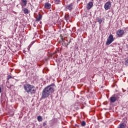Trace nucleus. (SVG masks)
Wrapping results in <instances>:
<instances>
[{
    "label": "nucleus",
    "instance_id": "4468645a",
    "mask_svg": "<svg viewBox=\"0 0 128 128\" xmlns=\"http://www.w3.org/2000/svg\"><path fill=\"white\" fill-rule=\"evenodd\" d=\"M118 128H126L124 126V123H122L120 124Z\"/></svg>",
    "mask_w": 128,
    "mask_h": 128
},
{
    "label": "nucleus",
    "instance_id": "ddd939ff",
    "mask_svg": "<svg viewBox=\"0 0 128 128\" xmlns=\"http://www.w3.org/2000/svg\"><path fill=\"white\" fill-rule=\"evenodd\" d=\"M37 120L38 122H42V116H38Z\"/></svg>",
    "mask_w": 128,
    "mask_h": 128
},
{
    "label": "nucleus",
    "instance_id": "2eb2a0df",
    "mask_svg": "<svg viewBox=\"0 0 128 128\" xmlns=\"http://www.w3.org/2000/svg\"><path fill=\"white\" fill-rule=\"evenodd\" d=\"M81 125L82 126H86V122L84 121H82L81 122Z\"/></svg>",
    "mask_w": 128,
    "mask_h": 128
},
{
    "label": "nucleus",
    "instance_id": "1a4fd4ad",
    "mask_svg": "<svg viewBox=\"0 0 128 128\" xmlns=\"http://www.w3.org/2000/svg\"><path fill=\"white\" fill-rule=\"evenodd\" d=\"M124 30H118V32H116L117 36H122L124 34Z\"/></svg>",
    "mask_w": 128,
    "mask_h": 128
},
{
    "label": "nucleus",
    "instance_id": "0eeeda50",
    "mask_svg": "<svg viewBox=\"0 0 128 128\" xmlns=\"http://www.w3.org/2000/svg\"><path fill=\"white\" fill-rule=\"evenodd\" d=\"M73 8H74V4H72V3L68 4L66 6V10H72Z\"/></svg>",
    "mask_w": 128,
    "mask_h": 128
},
{
    "label": "nucleus",
    "instance_id": "4be33fe9",
    "mask_svg": "<svg viewBox=\"0 0 128 128\" xmlns=\"http://www.w3.org/2000/svg\"><path fill=\"white\" fill-rule=\"evenodd\" d=\"M80 0H78V2H80Z\"/></svg>",
    "mask_w": 128,
    "mask_h": 128
},
{
    "label": "nucleus",
    "instance_id": "9b49d317",
    "mask_svg": "<svg viewBox=\"0 0 128 128\" xmlns=\"http://www.w3.org/2000/svg\"><path fill=\"white\" fill-rule=\"evenodd\" d=\"M42 15L39 14L38 16V17H36V20L37 22H40V20H42Z\"/></svg>",
    "mask_w": 128,
    "mask_h": 128
},
{
    "label": "nucleus",
    "instance_id": "20e7f679",
    "mask_svg": "<svg viewBox=\"0 0 128 128\" xmlns=\"http://www.w3.org/2000/svg\"><path fill=\"white\" fill-rule=\"evenodd\" d=\"M110 8H112V3H110V1L105 4L104 8L106 10H110Z\"/></svg>",
    "mask_w": 128,
    "mask_h": 128
},
{
    "label": "nucleus",
    "instance_id": "5701e85b",
    "mask_svg": "<svg viewBox=\"0 0 128 128\" xmlns=\"http://www.w3.org/2000/svg\"><path fill=\"white\" fill-rule=\"evenodd\" d=\"M0 46H2V45H0Z\"/></svg>",
    "mask_w": 128,
    "mask_h": 128
},
{
    "label": "nucleus",
    "instance_id": "6e6552de",
    "mask_svg": "<svg viewBox=\"0 0 128 128\" xmlns=\"http://www.w3.org/2000/svg\"><path fill=\"white\" fill-rule=\"evenodd\" d=\"M44 8H47L48 10H50V8H52V5L50 3L46 2L44 4Z\"/></svg>",
    "mask_w": 128,
    "mask_h": 128
},
{
    "label": "nucleus",
    "instance_id": "f3484780",
    "mask_svg": "<svg viewBox=\"0 0 128 128\" xmlns=\"http://www.w3.org/2000/svg\"><path fill=\"white\" fill-rule=\"evenodd\" d=\"M10 78H12V76L8 75V76L7 80H10Z\"/></svg>",
    "mask_w": 128,
    "mask_h": 128
},
{
    "label": "nucleus",
    "instance_id": "7ed1b4c3",
    "mask_svg": "<svg viewBox=\"0 0 128 128\" xmlns=\"http://www.w3.org/2000/svg\"><path fill=\"white\" fill-rule=\"evenodd\" d=\"M114 40V36H112V34H110L107 39V41L106 42V46H110V44H112V42Z\"/></svg>",
    "mask_w": 128,
    "mask_h": 128
},
{
    "label": "nucleus",
    "instance_id": "412c9836",
    "mask_svg": "<svg viewBox=\"0 0 128 128\" xmlns=\"http://www.w3.org/2000/svg\"><path fill=\"white\" fill-rule=\"evenodd\" d=\"M2 92V88L0 87V93Z\"/></svg>",
    "mask_w": 128,
    "mask_h": 128
},
{
    "label": "nucleus",
    "instance_id": "423d86ee",
    "mask_svg": "<svg viewBox=\"0 0 128 128\" xmlns=\"http://www.w3.org/2000/svg\"><path fill=\"white\" fill-rule=\"evenodd\" d=\"M117 100H118V97H116V96H114V95H113L110 98V102H116Z\"/></svg>",
    "mask_w": 128,
    "mask_h": 128
},
{
    "label": "nucleus",
    "instance_id": "f8f14e48",
    "mask_svg": "<svg viewBox=\"0 0 128 128\" xmlns=\"http://www.w3.org/2000/svg\"><path fill=\"white\" fill-rule=\"evenodd\" d=\"M23 12H24V14H28V9L26 8H24V9L23 10Z\"/></svg>",
    "mask_w": 128,
    "mask_h": 128
},
{
    "label": "nucleus",
    "instance_id": "f03ea898",
    "mask_svg": "<svg viewBox=\"0 0 128 128\" xmlns=\"http://www.w3.org/2000/svg\"><path fill=\"white\" fill-rule=\"evenodd\" d=\"M24 88L26 92H28V94H36V87L28 84H24Z\"/></svg>",
    "mask_w": 128,
    "mask_h": 128
},
{
    "label": "nucleus",
    "instance_id": "6ab92c4d",
    "mask_svg": "<svg viewBox=\"0 0 128 128\" xmlns=\"http://www.w3.org/2000/svg\"><path fill=\"white\" fill-rule=\"evenodd\" d=\"M60 0H54L56 4H58Z\"/></svg>",
    "mask_w": 128,
    "mask_h": 128
},
{
    "label": "nucleus",
    "instance_id": "f257e3e1",
    "mask_svg": "<svg viewBox=\"0 0 128 128\" xmlns=\"http://www.w3.org/2000/svg\"><path fill=\"white\" fill-rule=\"evenodd\" d=\"M54 92V86L50 85L44 88L42 92V98H48Z\"/></svg>",
    "mask_w": 128,
    "mask_h": 128
},
{
    "label": "nucleus",
    "instance_id": "a211bd4d",
    "mask_svg": "<svg viewBox=\"0 0 128 128\" xmlns=\"http://www.w3.org/2000/svg\"><path fill=\"white\" fill-rule=\"evenodd\" d=\"M126 66H128V59H127L125 62Z\"/></svg>",
    "mask_w": 128,
    "mask_h": 128
},
{
    "label": "nucleus",
    "instance_id": "9d476101",
    "mask_svg": "<svg viewBox=\"0 0 128 128\" xmlns=\"http://www.w3.org/2000/svg\"><path fill=\"white\" fill-rule=\"evenodd\" d=\"M22 2L21 4V6H26V4H28V0H22Z\"/></svg>",
    "mask_w": 128,
    "mask_h": 128
},
{
    "label": "nucleus",
    "instance_id": "39448f33",
    "mask_svg": "<svg viewBox=\"0 0 128 128\" xmlns=\"http://www.w3.org/2000/svg\"><path fill=\"white\" fill-rule=\"evenodd\" d=\"M94 6V3L92 2H89L86 6V10H90Z\"/></svg>",
    "mask_w": 128,
    "mask_h": 128
},
{
    "label": "nucleus",
    "instance_id": "aec40b11",
    "mask_svg": "<svg viewBox=\"0 0 128 128\" xmlns=\"http://www.w3.org/2000/svg\"><path fill=\"white\" fill-rule=\"evenodd\" d=\"M43 126H46V122H44L43 123Z\"/></svg>",
    "mask_w": 128,
    "mask_h": 128
},
{
    "label": "nucleus",
    "instance_id": "dca6fc26",
    "mask_svg": "<svg viewBox=\"0 0 128 128\" xmlns=\"http://www.w3.org/2000/svg\"><path fill=\"white\" fill-rule=\"evenodd\" d=\"M98 22L100 24H101L102 22V19H98Z\"/></svg>",
    "mask_w": 128,
    "mask_h": 128
}]
</instances>
